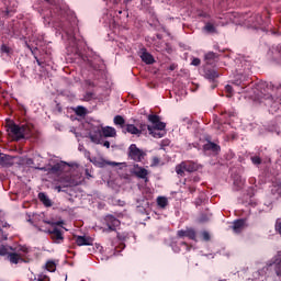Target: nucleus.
<instances>
[{
    "mask_svg": "<svg viewBox=\"0 0 281 281\" xmlns=\"http://www.w3.org/2000/svg\"><path fill=\"white\" fill-rule=\"evenodd\" d=\"M44 232H46V234H49L52 240H54V243H57V245L65 240V237H63V232H60V229H58L57 227Z\"/></svg>",
    "mask_w": 281,
    "mask_h": 281,
    "instance_id": "obj_14",
    "label": "nucleus"
},
{
    "mask_svg": "<svg viewBox=\"0 0 281 281\" xmlns=\"http://www.w3.org/2000/svg\"><path fill=\"white\" fill-rule=\"evenodd\" d=\"M38 199L45 205V207H52V200H49V196L47 194L41 192L38 193Z\"/></svg>",
    "mask_w": 281,
    "mask_h": 281,
    "instance_id": "obj_26",
    "label": "nucleus"
},
{
    "mask_svg": "<svg viewBox=\"0 0 281 281\" xmlns=\"http://www.w3.org/2000/svg\"><path fill=\"white\" fill-rule=\"evenodd\" d=\"M0 52L1 54H5V56H11L12 55V48L5 44H3L1 47H0Z\"/></svg>",
    "mask_w": 281,
    "mask_h": 281,
    "instance_id": "obj_38",
    "label": "nucleus"
},
{
    "mask_svg": "<svg viewBox=\"0 0 281 281\" xmlns=\"http://www.w3.org/2000/svg\"><path fill=\"white\" fill-rule=\"evenodd\" d=\"M156 166H159V158L158 157H154L151 160V168H155Z\"/></svg>",
    "mask_w": 281,
    "mask_h": 281,
    "instance_id": "obj_49",
    "label": "nucleus"
},
{
    "mask_svg": "<svg viewBox=\"0 0 281 281\" xmlns=\"http://www.w3.org/2000/svg\"><path fill=\"white\" fill-rule=\"evenodd\" d=\"M37 281H49V278L45 273H41L37 277Z\"/></svg>",
    "mask_w": 281,
    "mask_h": 281,
    "instance_id": "obj_46",
    "label": "nucleus"
},
{
    "mask_svg": "<svg viewBox=\"0 0 281 281\" xmlns=\"http://www.w3.org/2000/svg\"><path fill=\"white\" fill-rule=\"evenodd\" d=\"M218 25H225V22H217L215 19H213L205 23L202 32H204V34H216V27H218Z\"/></svg>",
    "mask_w": 281,
    "mask_h": 281,
    "instance_id": "obj_11",
    "label": "nucleus"
},
{
    "mask_svg": "<svg viewBox=\"0 0 281 281\" xmlns=\"http://www.w3.org/2000/svg\"><path fill=\"white\" fill-rule=\"evenodd\" d=\"M157 205L161 210H166V207L168 206V198H166V196H158L157 198Z\"/></svg>",
    "mask_w": 281,
    "mask_h": 281,
    "instance_id": "obj_29",
    "label": "nucleus"
},
{
    "mask_svg": "<svg viewBox=\"0 0 281 281\" xmlns=\"http://www.w3.org/2000/svg\"><path fill=\"white\" fill-rule=\"evenodd\" d=\"M103 146H104L105 148H111V143H110L109 140H105V142L103 143Z\"/></svg>",
    "mask_w": 281,
    "mask_h": 281,
    "instance_id": "obj_57",
    "label": "nucleus"
},
{
    "mask_svg": "<svg viewBox=\"0 0 281 281\" xmlns=\"http://www.w3.org/2000/svg\"><path fill=\"white\" fill-rule=\"evenodd\" d=\"M204 76L207 80H216V78H218V72L214 69H210L205 71Z\"/></svg>",
    "mask_w": 281,
    "mask_h": 281,
    "instance_id": "obj_31",
    "label": "nucleus"
},
{
    "mask_svg": "<svg viewBox=\"0 0 281 281\" xmlns=\"http://www.w3.org/2000/svg\"><path fill=\"white\" fill-rule=\"evenodd\" d=\"M178 237L179 238H189L190 240L196 239V232L192 228L181 229L178 231Z\"/></svg>",
    "mask_w": 281,
    "mask_h": 281,
    "instance_id": "obj_16",
    "label": "nucleus"
},
{
    "mask_svg": "<svg viewBox=\"0 0 281 281\" xmlns=\"http://www.w3.org/2000/svg\"><path fill=\"white\" fill-rule=\"evenodd\" d=\"M186 172H196L199 170L200 166L199 164L194 161H182Z\"/></svg>",
    "mask_w": 281,
    "mask_h": 281,
    "instance_id": "obj_20",
    "label": "nucleus"
},
{
    "mask_svg": "<svg viewBox=\"0 0 281 281\" xmlns=\"http://www.w3.org/2000/svg\"><path fill=\"white\" fill-rule=\"evenodd\" d=\"M35 170H41L42 172H52L50 167H35Z\"/></svg>",
    "mask_w": 281,
    "mask_h": 281,
    "instance_id": "obj_47",
    "label": "nucleus"
},
{
    "mask_svg": "<svg viewBox=\"0 0 281 281\" xmlns=\"http://www.w3.org/2000/svg\"><path fill=\"white\" fill-rule=\"evenodd\" d=\"M65 170V162H57L54 166L50 167V172H63Z\"/></svg>",
    "mask_w": 281,
    "mask_h": 281,
    "instance_id": "obj_32",
    "label": "nucleus"
},
{
    "mask_svg": "<svg viewBox=\"0 0 281 281\" xmlns=\"http://www.w3.org/2000/svg\"><path fill=\"white\" fill-rule=\"evenodd\" d=\"M224 19L226 20L224 23L227 25V23H234L235 25H245L247 14H240L236 12H229L224 15Z\"/></svg>",
    "mask_w": 281,
    "mask_h": 281,
    "instance_id": "obj_7",
    "label": "nucleus"
},
{
    "mask_svg": "<svg viewBox=\"0 0 281 281\" xmlns=\"http://www.w3.org/2000/svg\"><path fill=\"white\" fill-rule=\"evenodd\" d=\"M109 166H120V164L115 162V161H111V162H108Z\"/></svg>",
    "mask_w": 281,
    "mask_h": 281,
    "instance_id": "obj_59",
    "label": "nucleus"
},
{
    "mask_svg": "<svg viewBox=\"0 0 281 281\" xmlns=\"http://www.w3.org/2000/svg\"><path fill=\"white\" fill-rule=\"evenodd\" d=\"M147 130L149 132V135H153V137H155L156 139H161V137L166 135V131L155 130V127L150 125L147 126Z\"/></svg>",
    "mask_w": 281,
    "mask_h": 281,
    "instance_id": "obj_21",
    "label": "nucleus"
},
{
    "mask_svg": "<svg viewBox=\"0 0 281 281\" xmlns=\"http://www.w3.org/2000/svg\"><path fill=\"white\" fill-rule=\"evenodd\" d=\"M110 3H113L114 5H120V3H122V0H110Z\"/></svg>",
    "mask_w": 281,
    "mask_h": 281,
    "instance_id": "obj_56",
    "label": "nucleus"
},
{
    "mask_svg": "<svg viewBox=\"0 0 281 281\" xmlns=\"http://www.w3.org/2000/svg\"><path fill=\"white\" fill-rule=\"evenodd\" d=\"M0 236H1L2 240H8V234H5L3 232V228H0Z\"/></svg>",
    "mask_w": 281,
    "mask_h": 281,
    "instance_id": "obj_52",
    "label": "nucleus"
},
{
    "mask_svg": "<svg viewBox=\"0 0 281 281\" xmlns=\"http://www.w3.org/2000/svg\"><path fill=\"white\" fill-rule=\"evenodd\" d=\"M45 269H47L50 273H54V271H56V263L54 261H48L45 265Z\"/></svg>",
    "mask_w": 281,
    "mask_h": 281,
    "instance_id": "obj_43",
    "label": "nucleus"
},
{
    "mask_svg": "<svg viewBox=\"0 0 281 281\" xmlns=\"http://www.w3.org/2000/svg\"><path fill=\"white\" fill-rule=\"evenodd\" d=\"M212 218V214L204 213L199 217V223H207Z\"/></svg>",
    "mask_w": 281,
    "mask_h": 281,
    "instance_id": "obj_41",
    "label": "nucleus"
},
{
    "mask_svg": "<svg viewBox=\"0 0 281 281\" xmlns=\"http://www.w3.org/2000/svg\"><path fill=\"white\" fill-rule=\"evenodd\" d=\"M191 65H193V67H199V65H201V59L199 58H193L191 61Z\"/></svg>",
    "mask_w": 281,
    "mask_h": 281,
    "instance_id": "obj_48",
    "label": "nucleus"
},
{
    "mask_svg": "<svg viewBox=\"0 0 281 281\" xmlns=\"http://www.w3.org/2000/svg\"><path fill=\"white\" fill-rule=\"evenodd\" d=\"M26 166H34V159L27 158L26 159Z\"/></svg>",
    "mask_w": 281,
    "mask_h": 281,
    "instance_id": "obj_55",
    "label": "nucleus"
},
{
    "mask_svg": "<svg viewBox=\"0 0 281 281\" xmlns=\"http://www.w3.org/2000/svg\"><path fill=\"white\" fill-rule=\"evenodd\" d=\"M27 251L29 249L25 246H21L18 249L13 248L7 258L11 265H19V262H23V258Z\"/></svg>",
    "mask_w": 281,
    "mask_h": 281,
    "instance_id": "obj_5",
    "label": "nucleus"
},
{
    "mask_svg": "<svg viewBox=\"0 0 281 281\" xmlns=\"http://www.w3.org/2000/svg\"><path fill=\"white\" fill-rule=\"evenodd\" d=\"M150 207V202L147 199H142L137 201L136 211L138 214H148V209Z\"/></svg>",
    "mask_w": 281,
    "mask_h": 281,
    "instance_id": "obj_15",
    "label": "nucleus"
},
{
    "mask_svg": "<svg viewBox=\"0 0 281 281\" xmlns=\"http://www.w3.org/2000/svg\"><path fill=\"white\" fill-rule=\"evenodd\" d=\"M54 190H56V192H67V189L65 187H60V186H56L54 188Z\"/></svg>",
    "mask_w": 281,
    "mask_h": 281,
    "instance_id": "obj_51",
    "label": "nucleus"
},
{
    "mask_svg": "<svg viewBox=\"0 0 281 281\" xmlns=\"http://www.w3.org/2000/svg\"><path fill=\"white\" fill-rule=\"evenodd\" d=\"M139 57L146 65H153V63H155V57H153L150 53L146 52V48L140 49Z\"/></svg>",
    "mask_w": 281,
    "mask_h": 281,
    "instance_id": "obj_17",
    "label": "nucleus"
},
{
    "mask_svg": "<svg viewBox=\"0 0 281 281\" xmlns=\"http://www.w3.org/2000/svg\"><path fill=\"white\" fill-rule=\"evenodd\" d=\"M125 122H126V121L122 117V115H116V116H114V124H115L116 126L123 127L124 124H125Z\"/></svg>",
    "mask_w": 281,
    "mask_h": 281,
    "instance_id": "obj_39",
    "label": "nucleus"
},
{
    "mask_svg": "<svg viewBox=\"0 0 281 281\" xmlns=\"http://www.w3.org/2000/svg\"><path fill=\"white\" fill-rule=\"evenodd\" d=\"M246 27H251L252 30H261V32H267L269 27V13L265 11L263 13H252L246 14Z\"/></svg>",
    "mask_w": 281,
    "mask_h": 281,
    "instance_id": "obj_3",
    "label": "nucleus"
},
{
    "mask_svg": "<svg viewBox=\"0 0 281 281\" xmlns=\"http://www.w3.org/2000/svg\"><path fill=\"white\" fill-rule=\"evenodd\" d=\"M14 248L10 247V246H1L0 247V256H10V254L12 252Z\"/></svg>",
    "mask_w": 281,
    "mask_h": 281,
    "instance_id": "obj_35",
    "label": "nucleus"
},
{
    "mask_svg": "<svg viewBox=\"0 0 281 281\" xmlns=\"http://www.w3.org/2000/svg\"><path fill=\"white\" fill-rule=\"evenodd\" d=\"M128 157H131L133 161H142L144 157H146V153L139 149L137 145L132 144L128 147Z\"/></svg>",
    "mask_w": 281,
    "mask_h": 281,
    "instance_id": "obj_9",
    "label": "nucleus"
},
{
    "mask_svg": "<svg viewBox=\"0 0 281 281\" xmlns=\"http://www.w3.org/2000/svg\"><path fill=\"white\" fill-rule=\"evenodd\" d=\"M244 227H245V220H236L233 223V232H235V234H240Z\"/></svg>",
    "mask_w": 281,
    "mask_h": 281,
    "instance_id": "obj_22",
    "label": "nucleus"
},
{
    "mask_svg": "<svg viewBox=\"0 0 281 281\" xmlns=\"http://www.w3.org/2000/svg\"><path fill=\"white\" fill-rule=\"evenodd\" d=\"M202 238H203V240H210V233H207V231H204V232H202Z\"/></svg>",
    "mask_w": 281,
    "mask_h": 281,
    "instance_id": "obj_50",
    "label": "nucleus"
},
{
    "mask_svg": "<svg viewBox=\"0 0 281 281\" xmlns=\"http://www.w3.org/2000/svg\"><path fill=\"white\" fill-rule=\"evenodd\" d=\"M176 172L179 177L186 176V166L183 165V162L176 166Z\"/></svg>",
    "mask_w": 281,
    "mask_h": 281,
    "instance_id": "obj_34",
    "label": "nucleus"
},
{
    "mask_svg": "<svg viewBox=\"0 0 281 281\" xmlns=\"http://www.w3.org/2000/svg\"><path fill=\"white\" fill-rule=\"evenodd\" d=\"M206 63H210V60H215V58H218V55H216V53L214 52H209L205 56H204Z\"/></svg>",
    "mask_w": 281,
    "mask_h": 281,
    "instance_id": "obj_42",
    "label": "nucleus"
},
{
    "mask_svg": "<svg viewBox=\"0 0 281 281\" xmlns=\"http://www.w3.org/2000/svg\"><path fill=\"white\" fill-rule=\"evenodd\" d=\"M234 186H236L237 190H240L245 186V179L241 176H236L234 178Z\"/></svg>",
    "mask_w": 281,
    "mask_h": 281,
    "instance_id": "obj_33",
    "label": "nucleus"
},
{
    "mask_svg": "<svg viewBox=\"0 0 281 281\" xmlns=\"http://www.w3.org/2000/svg\"><path fill=\"white\" fill-rule=\"evenodd\" d=\"M44 223H46L47 225H52L53 227H54V225H56V223L49 222V221H44Z\"/></svg>",
    "mask_w": 281,
    "mask_h": 281,
    "instance_id": "obj_60",
    "label": "nucleus"
},
{
    "mask_svg": "<svg viewBox=\"0 0 281 281\" xmlns=\"http://www.w3.org/2000/svg\"><path fill=\"white\" fill-rule=\"evenodd\" d=\"M89 137L93 144H102V123L90 124Z\"/></svg>",
    "mask_w": 281,
    "mask_h": 281,
    "instance_id": "obj_6",
    "label": "nucleus"
},
{
    "mask_svg": "<svg viewBox=\"0 0 281 281\" xmlns=\"http://www.w3.org/2000/svg\"><path fill=\"white\" fill-rule=\"evenodd\" d=\"M204 150H212V153H218V150H221V146L209 142L204 145Z\"/></svg>",
    "mask_w": 281,
    "mask_h": 281,
    "instance_id": "obj_28",
    "label": "nucleus"
},
{
    "mask_svg": "<svg viewBox=\"0 0 281 281\" xmlns=\"http://www.w3.org/2000/svg\"><path fill=\"white\" fill-rule=\"evenodd\" d=\"M79 150H85V146L79 145Z\"/></svg>",
    "mask_w": 281,
    "mask_h": 281,
    "instance_id": "obj_63",
    "label": "nucleus"
},
{
    "mask_svg": "<svg viewBox=\"0 0 281 281\" xmlns=\"http://www.w3.org/2000/svg\"><path fill=\"white\" fill-rule=\"evenodd\" d=\"M148 121L153 124L154 131H166V123L160 121L159 115L149 114Z\"/></svg>",
    "mask_w": 281,
    "mask_h": 281,
    "instance_id": "obj_12",
    "label": "nucleus"
},
{
    "mask_svg": "<svg viewBox=\"0 0 281 281\" xmlns=\"http://www.w3.org/2000/svg\"><path fill=\"white\" fill-rule=\"evenodd\" d=\"M90 67L94 69V71H102L104 69V61L97 59L94 61H89Z\"/></svg>",
    "mask_w": 281,
    "mask_h": 281,
    "instance_id": "obj_25",
    "label": "nucleus"
},
{
    "mask_svg": "<svg viewBox=\"0 0 281 281\" xmlns=\"http://www.w3.org/2000/svg\"><path fill=\"white\" fill-rule=\"evenodd\" d=\"M131 1L133 0H123L121 3V9L116 10V12H119V14H123L125 18H128V4Z\"/></svg>",
    "mask_w": 281,
    "mask_h": 281,
    "instance_id": "obj_23",
    "label": "nucleus"
},
{
    "mask_svg": "<svg viewBox=\"0 0 281 281\" xmlns=\"http://www.w3.org/2000/svg\"><path fill=\"white\" fill-rule=\"evenodd\" d=\"M180 245H181V247H184V249L187 251H190V247L188 246V244L186 241H181Z\"/></svg>",
    "mask_w": 281,
    "mask_h": 281,
    "instance_id": "obj_54",
    "label": "nucleus"
},
{
    "mask_svg": "<svg viewBox=\"0 0 281 281\" xmlns=\"http://www.w3.org/2000/svg\"><path fill=\"white\" fill-rule=\"evenodd\" d=\"M274 273H276V276L281 278V258L279 260H277L274 263Z\"/></svg>",
    "mask_w": 281,
    "mask_h": 281,
    "instance_id": "obj_40",
    "label": "nucleus"
},
{
    "mask_svg": "<svg viewBox=\"0 0 281 281\" xmlns=\"http://www.w3.org/2000/svg\"><path fill=\"white\" fill-rule=\"evenodd\" d=\"M250 159L255 166H260L262 164L260 156H252V157H250Z\"/></svg>",
    "mask_w": 281,
    "mask_h": 281,
    "instance_id": "obj_44",
    "label": "nucleus"
},
{
    "mask_svg": "<svg viewBox=\"0 0 281 281\" xmlns=\"http://www.w3.org/2000/svg\"><path fill=\"white\" fill-rule=\"evenodd\" d=\"M268 56L271 58V60H274V63L281 65V44L272 46L268 52Z\"/></svg>",
    "mask_w": 281,
    "mask_h": 281,
    "instance_id": "obj_13",
    "label": "nucleus"
},
{
    "mask_svg": "<svg viewBox=\"0 0 281 281\" xmlns=\"http://www.w3.org/2000/svg\"><path fill=\"white\" fill-rule=\"evenodd\" d=\"M3 227H9L8 223H5V224L3 225Z\"/></svg>",
    "mask_w": 281,
    "mask_h": 281,
    "instance_id": "obj_64",
    "label": "nucleus"
},
{
    "mask_svg": "<svg viewBox=\"0 0 281 281\" xmlns=\"http://www.w3.org/2000/svg\"><path fill=\"white\" fill-rule=\"evenodd\" d=\"M9 131L11 134H13L15 139H25V137H32L34 128L32 127V125L19 126L16 124H11L9 126Z\"/></svg>",
    "mask_w": 281,
    "mask_h": 281,
    "instance_id": "obj_4",
    "label": "nucleus"
},
{
    "mask_svg": "<svg viewBox=\"0 0 281 281\" xmlns=\"http://www.w3.org/2000/svg\"><path fill=\"white\" fill-rule=\"evenodd\" d=\"M119 240H121V243H124V237L122 235H117Z\"/></svg>",
    "mask_w": 281,
    "mask_h": 281,
    "instance_id": "obj_61",
    "label": "nucleus"
},
{
    "mask_svg": "<svg viewBox=\"0 0 281 281\" xmlns=\"http://www.w3.org/2000/svg\"><path fill=\"white\" fill-rule=\"evenodd\" d=\"M49 10L43 11L42 16L45 27H53L56 34L66 41V49L72 56H82L81 49L85 42L76 36L78 32V18L65 3L55 0H43Z\"/></svg>",
    "mask_w": 281,
    "mask_h": 281,
    "instance_id": "obj_1",
    "label": "nucleus"
},
{
    "mask_svg": "<svg viewBox=\"0 0 281 281\" xmlns=\"http://www.w3.org/2000/svg\"><path fill=\"white\" fill-rule=\"evenodd\" d=\"M271 192L272 194H278L279 196L281 195V181H278L273 184Z\"/></svg>",
    "mask_w": 281,
    "mask_h": 281,
    "instance_id": "obj_36",
    "label": "nucleus"
},
{
    "mask_svg": "<svg viewBox=\"0 0 281 281\" xmlns=\"http://www.w3.org/2000/svg\"><path fill=\"white\" fill-rule=\"evenodd\" d=\"M12 164V157L10 155L0 154V166H10Z\"/></svg>",
    "mask_w": 281,
    "mask_h": 281,
    "instance_id": "obj_27",
    "label": "nucleus"
},
{
    "mask_svg": "<svg viewBox=\"0 0 281 281\" xmlns=\"http://www.w3.org/2000/svg\"><path fill=\"white\" fill-rule=\"evenodd\" d=\"M171 248L172 251H175V254H179L181 251V248H179V245H177V243H171Z\"/></svg>",
    "mask_w": 281,
    "mask_h": 281,
    "instance_id": "obj_45",
    "label": "nucleus"
},
{
    "mask_svg": "<svg viewBox=\"0 0 281 281\" xmlns=\"http://www.w3.org/2000/svg\"><path fill=\"white\" fill-rule=\"evenodd\" d=\"M215 128H217L218 131H223V125H218L217 123H215Z\"/></svg>",
    "mask_w": 281,
    "mask_h": 281,
    "instance_id": "obj_58",
    "label": "nucleus"
},
{
    "mask_svg": "<svg viewBox=\"0 0 281 281\" xmlns=\"http://www.w3.org/2000/svg\"><path fill=\"white\" fill-rule=\"evenodd\" d=\"M236 69L232 85L225 87L227 98H232L234 93H247L248 98L252 100H260L265 102L266 106H270L272 111L280 110L281 97L273 99L271 93L267 92V89H276L273 83L259 82L256 85H246L249 75L251 74V59L249 57L239 56L235 59Z\"/></svg>",
    "mask_w": 281,
    "mask_h": 281,
    "instance_id": "obj_2",
    "label": "nucleus"
},
{
    "mask_svg": "<svg viewBox=\"0 0 281 281\" xmlns=\"http://www.w3.org/2000/svg\"><path fill=\"white\" fill-rule=\"evenodd\" d=\"M124 133H130L131 135H142V131L137 128L134 124H127Z\"/></svg>",
    "mask_w": 281,
    "mask_h": 281,
    "instance_id": "obj_24",
    "label": "nucleus"
},
{
    "mask_svg": "<svg viewBox=\"0 0 281 281\" xmlns=\"http://www.w3.org/2000/svg\"><path fill=\"white\" fill-rule=\"evenodd\" d=\"M26 46L30 48L31 53L33 54L37 65L41 67L43 65V59L38 58V55H36V52H38V47H32L29 44Z\"/></svg>",
    "mask_w": 281,
    "mask_h": 281,
    "instance_id": "obj_30",
    "label": "nucleus"
},
{
    "mask_svg": "<svg viewBox=\"0 0 281 281\" xmlns=\"http://www.w3.org/2000/svg\"><path fill=\"white\" fill-rule=\"evenodd\" d=\"M14 8H16V2H13L12 4H8L7 10H9V12H12Z\"/></svg>",
    "mask_w": 281,
    "mask_h": 281,
    "instance_id": "obj_53",
    "label": "nucleus"
},
{
    "mask_svg": "<svg viewBox=\"0 0 281 281\" xmlns=\"http://www.w3.org/2000/svg\"><path fill=\"white\" fill-rule=\"evenodd\" d=\"M103 137H116L117 136V131H115L114 127L111 126H104L101 128V136Z\"/></svg>",
    "mask_w": 281,
    "mask_h": 281,
    "instance_id": "obj_19",
    "label": "nucleus"
},
{
    "mask_svg": "<svg viewBox=\"0 0 281 281\" xmlns=\"http://www.w3.org/2000/svg\"><path fill=\"white\" fill-rule=\"evenodd\" d=\"M130 172L137 179H143V181L145 183H148V175L150 173L148 171V169H146L137 164H134L133 167L131 168Z\"/></svg>",
    "mask_w": 281,
    "mask_h": 281,
    "instance_id": "obj_8",
    "label": "nucleus"
},
{
    "mask_svg": "<svg viewBox=\"0 0 281 281\" xmlns=\"http://www.w3.org/2000/svg\"><path fill=\"white\" fill-rule=\"evenodd\" d=\"M183 122H187V124L191 123L190 119H188V117L183 119Z\"/></svg>",
    "mask_w": 281,
    "mask_h": 281,
    "instance_id": "obj_62",
    "label": "nucleus"
},
{
    "mask_svg": "<svg viewBox=\"0 0 281 281\" xmlns=\"http://www.w3.org/2000/svg\"><path fill=\"white\" fill-rule=\"evenodd\" d=\"M76 243L79 247L93 245V238L89 236H78Z\"/></svg>",
    "mask_w": 281,
    "mask_h": 281,
    "instance_id": "obj_18",
    "label": "nucleus"
},
{
    "mask_svg": "<svg viewBox=\"0 0 281 281\" xmlns=\"http://www.w3.org/2000/svg\"><path fill=\"white\" fill-rule=\"evenodd\" d=\"M75 112H76V115H79L80 117H85V115H87V110L85 106L82 105H78L76 109H75Z\"/></svg>",
    "mask_w": 281,
    "mask_h": 281,
    "instance_id": "obj_37",
    "label": "nucleus"
},
{
    "mask_svg": "<svg viewBox=\"0 0 281 281\" xmlns=\"http://www.w3.org/2000/svg\"><path fill=\"white\" fill-rule=\"evenodd\" d=\"M105 225L106 227L103 228V233L109 234L110 232H115L121 223L120 220H117L115 216L108 215L105 216Z\"/></svg>",
    "mask_w": 281,
    "mask_h": 281,
    "instance_id": "obj_10",
    "label": "nucleus"
}]
</instances>
